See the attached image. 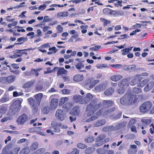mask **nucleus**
<instances>
[{"mask_svg":"<svg viewBox=\"0 0 154 154\" xmlns=\"http://www.w3.org/2000/svg\"><path fill=\"white\" fill-rule=\"evenodd\" d=\"M22 101V99L14 101L7 114L8 117L3 118L1 120V122H4L10 119L9 116L11 117L17 114L21 107V104Z\"/></svg>","mask_w":154,"mask_h":154,"instance_id":"f03ea898","label":"nucleus"},{"mask_svg":"<svg viewBox=\"0 0 154 154\" xmlns=\"http://www.w3.org/2000/svg\"><path fill=\"white\" fill-rule=\"evenodd\" d=\"M7 110V106L3 104L0 106V115L5 113Z\"/></svg>","mask_w":154,"mask_h":154,"instance_id":"a878e982","label":"nucleus"},{"mask_svg":"<svg viewBox=\"0 0 154 154\" xmlns=\"http://www.w3.org/2000/svg\"><path fill=\"white\" fill-rule=\"evenodd\" d=\"M77 146L78 148L81 149H85L87 147L86 145L81 143H77Z\"/></svg>","mask_w":154,"mask_h":154,"instance_id":"ea45409f","label":"nucleus"},{"mask_svg":"<svg viewBox=\"0 0 154 154\" xmlns=\"http://www.w3.org/2000/svg\"><path fill=\"white\" fill-rule=\"evenodd\" d=\"M138 82L136 77L133 79L131 82L130 84L132 86L134 85L138 84Z\"/></svg>","mask_w":154,"mask_h":154,"instance_id":"09e8293b","label":"nucleus"},{"mask_svg":"<svg viewBox=\"0 0 154 154\" xmlns=\"http://www.w3.org/2000/svg\"><path fill=\"white\" fill-rule=\"evenodd\" d=\"M113 92L114 90L112 88H109L104 91V94L107 96H110L112 95Z\"/></svg>","mask_w":154,"mask_h":154,"instance_id":"c9c22d12","label":"nucleus"},{"mask_svg":"<svg viewBox=\"0 0 154 154\" xmlns=\"http://www.w3.org/2000/svg\"><path fill=\"white\" fill-rule=\"evenodd\" d=\"M28 40L27 37H21L17 38V41L20 42H23L26 41Z\"/></svg>","mask_w":154,"mask_h":154,"instance_id":"de8ad7c7","label":"nucleus"},{"mask_svg":"<svg viewBox=\"0 0 154 154\" xmlns=\"http://www.w3.org/2000/svg\"><path fill=\"white\" fill-rule=\"evenodd\" d=\"M30 48L27 49H25L23 50H17L16 52L14 53L13 55L10 56L9 57L11 58H16L18 57H20L23 55H26L27 53L25 51H27L28 50H30Z\"/></svg>","mask_w":154,"mask_h":154,"instance_id":"423d86ee","label":"nucleus"},{"mask_svg":"<svg viewBox=\"0 0 154 154\" xmlns=\"http://www.w3.org/2000/svg\"><path fill=\"white\" fill-rule=\"evenodd\" d=\"M33 82H27L23 85V87L24 88H29L33 85Z\"/></svg>","mask_w":154,"mask_h":154,"instance_id":"f704fd0d","label":"nucleus"},{"mask_svg":"<svg viewBox=\"0 0 154 154\" xmlns=\"http://www.w3.org/2000/svg\"><path fill=\"white\" fill-rule=\"evenodd\" d=\"M15 28L17 29V31L18 32H25V29H21L22 28L19 26H16L14 27Z\"/></svg>","mask_w":154,"mask_h":154,"instance_id":"4d7b16f0","label":"nucleus"},{"mask_svg":"<svg viewBox=\"0 0 154 154\" xmlns=\"http://www.w3.org/2000/svg\"><path fill=\"white\" fill-rule=\"evenodd\" d=\"M61 126V123H60L52 126L53 131L55 133H58L60 131V127Z\"/></svg>","mask_w":154,"mask_h":154,"instance_id":"5701e85b","label":"nucleus"},{"mask_svg":"<svg viewBox=\"0 0 154 154\" xmlns=\"http://www.w3.org/2000/svg\"><path fill=\"white\" fill-rule=\"evenodd\" d=\"M95 150V149L94 147H88L85 149V152L86 154H90L94 152Z\"/></svg>","mask_w":154,"mask_h":154,"instance_id":"e433bc0d","label":"nucleus"},{"mask_svg":"<svg viewBox=\"0 0 154 154\" xmlns=\"http://www.w3.org/2000/svg\"><path fill=\"white\" fill-rule=\"evenodd\" d=\"M141 121L144 125H148L150 124L152 122L151 119H142Z\"/></svg>","mask_w":154,"mask_h":154,"instance_id":"4c0bfd02","label":"nucleus"},{"mask_svg":"<svg viewBox=\"0 0 154 154\" xmlns=\"http://www.w3.org/2000/svg\"><path fill=\"white\" fill-rule=\"evenodd\" d=\"M58 103V100L56 98L52 99L50 103V106L51 109L54 110L57 106Z\"/></svg>","mask_w":154,"mask_h":154,"instance_id":"f3484780","label":"nucleus"},{"mask_svg":"<svg viewBox=\"0 0 154 154\" xmlns=\"http://www.w3.org/2000/svg\"><path fill=\"white\" fill-rule=\"evenodd\" d=\"M9 100V99L7 97H3L0 100V102L4 103L8 101Z\"/></svg>","mask_w":154,"mask_h":154,"instance_id":"774afa93","label":"nucleus"},{"mask_svg":"<svg viewBox=\"0 0 154 154\" xmlns=\"http://www.w3.org/2000/svg\"><path fill=\"white\" fill-rule=\"evenodd\" d=\"M154 86V82H150L148 83L146 86L144 88V91H148L151 90Z\"/></svg>","mask_w":154,"mask_h":154,"instance_id":"6ab92c4d","label":"nucleus"},{"mask_svg":"<svg viewBox=\"0 0 154 154\" xmlns=\"http://www.w3.org/2000/svg\"><path fill=\"white\" fill-rule=\"evenodd\" d=\"M125 91V90L123 88H122L119 89L117 90V92L121 94H124Z\"/></svg>","mask_w":154,"mask_h":154,"instance_id":"680f3d73","label":"nucleus"},{"mask_svg":"<svg viewBox=\"0 0 154 154\" xmlns=\"http://www.w3.org/2000/svg\"><path fill=\"white\" fill-rule=\"evenodd\" d=\"M23 93L22 92H17V91H14L13 93V96L14 97H17L18 96L23 95Z\"/></svg>","mask_w":154,"mask_h":154,"instance_id":"052dcab7","label":"nucleus"},{"mask_svg":"<svg viewBox=\"0 0 154 154\" xmlns=\"http://www.w3.org/2000/svg\"><path fill=\"white\" fill-rule=\"evenodd\" d=\"M50 107L48 106H45L44 107L42 110V112L44 114H47L50 112Z\"/></svg>","mask_w":154,"mask_h":154,"instance_id":"a19ab883","label":"nucleus"},{"mask_svg":"<svg viewBox=\"0 0 154 154\" xmlns=\"http://www.w3.org/2000/svg\"><path fill=\"white\" fill-rule=\"evenodd\" d=\"M104 85L102 84H99L95 88L96 90L98 91H103L104 90Z\"/></svg>","mask_w":154,"mask_h":154,"instance_id":"58836bf2","label":"nucleus"},{"mask_svg":"<svg viewBox=\"0 0 154 154\" xmlns=\"http://www.w3.org/2000/svg\"><path fill=\"white\" fill-rule=\"evenodd\" d=\"M45 151V148H40L37 150L35 152L37 154H42Z\"/></svg>","mask_w":154,"mask_h":154,"instance_id":"5fc2aeb1","label":"nucleus"},{"mask_svg":"<svg viewBox=\"0 0 154 154\" xmlns=\"http://www.w3.org/2000/svg\"><path fill=\"white\" fill-rule=\"evenodd\" d=\"M73 104L72 103L68 102L64 104L63 106V108L66 111L69 110L72 107Z\"/></svg>","mask_w":154,"mask_h":154,"instance_id":"412c9836","label":"nucleus"},{"mask_svg":"<svg viewBox=\"0 0 154 154\" xmlns=\"http://www.w3.org/2000/svg\"><path fill=\"white\" fill-rule=\"evenodd\" d=\"M128 104H132L137 101L138 99L137 95L133 94L129 92H128Z\"/></svg>","mask_w":154,"mask_h":154,"instance_id":"f8f14e48","label":"nucleus"},{"mask_svg":"<svg viewBox=\"0 0 154 154\" xmlns=\"http://www.w3.org/2000/svg\"><path fill=\"white\" fill-rule=\"evenodd\" d=\"M0 83L1 84H5L7 83L6 78L1 77L0 78Z\"/></svg>","mask_w":154,"mask_h":154,"instance_id":"3c124183","label":"nucleus"},{"mask_svg":"<svg viewBox=\"0 0 154 154\" xmlns=\"http://www.w3.org/2000/svg\"><path fill=\"white\" fill-rule=\"evenodd\" d=\"M99 82V80L98 79L92 81V79H89L88 80L86 85L89 86L90 88H92L94 87Z\"/></svg>","mask_w":154,"mask_h":154,"instance_id":"4468645a","label":"nucleus"},{"mask_svg":"<svg viewBox=\"0 0 154 154\" xmlns=\"http://www.w3.org/2000/svg\"><path fill=\"white\" fill-rule=\"evenodd\" d=\"M149 79H146L143 80L140 83L138 84L137 86L139 87H143L145 86L146 84L149 82Z\"/></svg>","mask_w":154,"mask_h":154,"instance_id":"c756f323","label":"nucleus"},{"mask_svg":"<svg viewBox=\"0 0 154 154\" xmlns=\"http://www.w3.org/2000/svg\"><path fill=\"white\" fill-rule=\"evenodd\" d=\"M150 129H149L150 133L152 134L154 133V125L152 124L150 125Z\"/></svg>","mask_w":154,"mask_h":154,"instance_id":"338daca9","label":"nucleus"},{"mask_svg":"<svg viewBox=\"0 0 154 154\" xmlns=\"http://www.w3.org/2000/svg\"><path fill=\"white\" fill-rule=\"evenodd\" d=\"M50 21V19L49 17L48 16H46L44 17V19L43 21H42V23H43V22H49Z\"/></svg>","mask_w":154,"mask_h":154,"instance_id":"69168bd1","label":"nucleus"},{"mask_svg":"<svg viewBox=\"0 0 154 154\" xmlns=\"http://www.w3.org/2000/svg\"><path fill=\"white\" fill-rule=\"evenodd\" d=\"M85 141L87 143H91L94 140L92 137H89L85 139Z\"/></svg>","mask_w":154,"mask_h":154,"instance_id":"a18cd8bd","label":"nucleus"},{"mask_svg":"<svg viewBox=\"0 0 154 154\" xmlns=\"http://www.w3.org/2000/svg\"><path fill=\"white\" fill-rule=\"evenodd\" d=\"M116 109L115 107H113L107 109H102L97 111L94 115L91 117L86 120L87 122H90L94 120L98 117L99 116L102 115V116H105L110 114L115 110Z\"/></svg>","mask_w":154,"mask_h":154,"instance_id":"7ed1b4c3","label":"nucleus"},{"mask_svg":"<svg viewBox=\"0 0 154 154\" xmlns=\"http://www.w3.org/2000/svg\"><path fill=\"white\" fill-rule=\"evenodd\" d=\"M88 27L87 25H82L80 26V28L82 29L81 32L82 33H85L87 32V29H86Z\"/></svg>","mask_w":154,"mask_h":154,"instance_id":"c03bdc74","label":"nucleus"},{"mask_svg":"<svg viewBox=\"0 0 154 154\" xmlns=\"http://www.w3.org/2000/svg\"><path fill=\"white\" fill-rule=\"evenodd\" d=\"M136 65L134 64L126 65L125 66V69L129 72L133 71L135 69Z\"/></svg>","mask_w":154,"mask_h":154,"instance_id":"393cba45","label":"nucleus"},{"mask_svg":"<svg viewBox=\"0 0 154 154\" xmlns=\"http://www.w3.org/2000/svg\"><path fill=\"white\" fill-rule=\"evenodd\" d=\"M93 98V96L90 93H88L86 96L82 99L79 102L81 104H86L89 103L91 100Z\"/></svg>","mask_w":154,"mask_h":154,"instance_id":"9b49d317","label":"nucleus"},{"mask_svg":"<svg viewBox=\"0 0 154 154\" xmlns=\"http://www.w3.org/2000/svg\"><path fill=\"white\" fill-rule=\"evenodd\" d=\"M56 29L58 33H61L63 32V28L61 25H58L57 26Z\"/></svg>","mask_w":154,"mask_h":154,"instance_id":"13d9d810","label":"nucleus"},{"mask_svg":"<svg viewBox=\"0 0 154 154\" xmlns=\"http://www.w3.org/2000/svg\"><path fill=\"white\" fill-rule=\"evenodd\" d=\"M128 92H126L124 95L120 99V103L122 105H125L127 103L128 104Z\"/></svg>","mask_w":154,"mask_h":154,"instance_id":"2eb2a0df","label":"nucleus"},{"mask_svg":"<svg viewBox=\"0 0 154 154\" xmlns=\"http://www.w3.org/2000/svg\"><path fill=\"white\" fill-rule=\"evenodd\" d=\"M105 143L104 140V135L100 134L96 138V143L94 144V146L97 147L100 146Z\"/></svg>","mask_w":154,"mask_h":154,"instance_id":"9d476101","label":"nucleus"},{"mask_svg":"<svg viewBox=\"0 0 154 154\" xmlns=\"http://www.w3.org/2000/svg\"><path fill=\"white\" fill-rule=\"evenodd\" d=\"M101 47V46L100 45H95L94 47L90 48L89 49L91 51H98Z\"/></svg>","mask_w":154,"mask_h":154,"instance_id":"49530a36","label":"nucleus"},{"mask_svg":"<svg viewBox=\"0 0 154 154\" xmlns=\"http://www.w3.org/2000/svg\"><path fill=\"white\" fill-rule=\"evenodd\" d=\"M42 69L38 68L36 69H32L31 70V72L32 74L34 75L35 77H37L39 75L38 71L41 70Z\"/></svg>","mask_w":154,"mask_h":154,"instance_id":"72a5a7b5","label":"nucleus"},{"mask_svg":"<svg viewBox=\"0 0 154 154\" xmlns=\"http://www.w3.org/2000/svg\"><path fill=\"white\" fill-rule=\"evenodd\" d=\"M69 100V98L66 97H63L61 98L59 102V106H63L64 104L68 101Z\"/></svg>","mask_w":154,"mask_h":154,"instance_id":"7c9ffc66","label":"nucleus"},{"mask_svg":"<svg viewBox=\"0 0 154 154\" xmlns=\"http://www.w3.org/2000/svg\"><path fill=\"white\" fill-rule=\"evenodd\" d=\"M30 149L29 147L27 146L20 150V154H27L29 153Z\"/></svg>","mask_w":154,"mask_h":154,"instance_id":"bb28decb","label":"nucleus"},{"mask_svg":"<svg viewBox=\"0 0 154 154\" xmlns=\"http://www.w3.org/2000/svg\"><path fill=\"white\" fill-rule=\"evenodd\" d=\"M66 114L65 112L62 109H58L55 114L57 119L60 121H63L65 118Z\"/></svg>","mask_w":154,"mask_h":154,"instance_id":"1a4fd4ad","label":"nucleus"},{"mask_svg":"<svg viewBox=\"0 0 154 154\" xmlns=\"http://www.w3.org/2000/svg\"><path fill=\"white\" fill-rule=\"evenodd\" d=\"M84 79L83 75L80 74H76L73 77V80L74 81L80 82Z\"/></svg>","mask_w":154,"mask_h":154,"instance_id":"a211bd4d","label":"nucleus"},{"mask_svg":"<svg viewBox=\"0 0 154 154\" xmlns=\"http://www.w3.org/2000/svg\"><path fill=\"white\" fill-rule=\"evenodd\" d=\"M31 119V117L25 113H23L20 116L17 120V122L19 124L22 125L25 122L29 121Z\"/></svg>","mask_w":154,"mask_h":154,"instance_id":"6e6552de","label":"nucleus"},{"mask_svg":"<svg viewBox=\"0 0 154 154\" xmlns=\"http://www.w3.org/2000/svg\"><path fill=\"white\" fill-rule=\"evenodd\" d=\"M82 97L80 95H75L73 97L74 102L78 103L82 99Z\"/></svg>","mask_w":154,"mask_h":154,"instance_id":"cd10ccee","label":"nucleus"},{"mask_svg":"<svg viewBox=\"0 0 154 154\" xmlns=\"http://www.w3.org/2000/svg\"><path fill=\"white\" fill-rule=\"evenodd\" d=\"M114 12V11L108 8H106L103 10L104 14L106 15H111Z\"/></svg>","mask_w":154,"mask_h":154,"instance_id":"473e14b6","label":"nucleus"},{"mask_svg":"<svg viewBox=\"0 0 154 154\" xmlns=\"http://www.w3.org/2000/svg\"><path fill=\"white\" fill-rule=\"evenodd\" d=\"M68 15V13L67 12H58L57 15L58 17L60 19H63L64 17H66Z\"/></svg>","mask_w":154,"mask_h":154,"instance_id":"4be33fe9","label":"nucleus"},{"mask_svg":"<svg viewBox=\"0 0 154 154\" xmlns=\"http://www.w3.org/2000/svg\"><path fill=\"white\" fill-rule=\"evenodd\" d=\"M7 83H8L13 82L15 79V76L14 75H9L6 77Z\"/></svg>","mask_w":154,"mask_h":154,"instance_id":"2f4dec72","label":"nucleus"},{"mask_svg":"<svg viewBox=\"0 0 154 154\" xmlns=\"http://www.w3.org/2000/svg\"><path fill=\"white\" fill-rule=\"evenodd\" d=\"M79 150L77 148H74L70 152L71 154H79Z\"/></svg>","mask_w":154,"mask_h":154,"instance_id":"e2e57ef3","label":"nucleus"},{"mask_svg":"<svg viewBox=\"0 0 154 154\" xmlns=\"http://www.w3.org/2000/svg\"><path fill=\"white\" fill-rule=\"evenodd\" d=\"M129 82L126 79H123L120 81L119 83V86L121 88H123L129 85Z\"/></svg>","mask_w":154,"mask_h":154,"instance_id":"dca6fc26","label":"nucleus"},{"mask_svg":"<svg viewBox=\"0 0 154 154\" xmlns=\"http://www.w3.org/2000/svg\"><path fill=\"white\" fill-rule=\"evenodd\" d=\"M38 145L37 143H34L31 145V148L32 149L35 150L38 148Z\"/></svg>","mask_w":154,"mask_h":154,"instance_id":"bf43d9fd","label":"nucleus"},{"mask_svg":"<svg viewBox=\"0 0 154 154\" xmlns=\"http://www.w3.org/2000/svg\"><path fill=\"white\" fill-rule=\"evenodd\" d=\"M142 91L141 89L140 88L137 87H134L133 88L132 91V92L133 93L138 94L140 93Z\"/></svg>","mask_w":154,"mask_h":154,"instance_id":"79ce46f5","label":"nucleus"},{"mask_svg":"<svg viewBox=\"0 0 154 154\" xmlns=\"http://www.w3.org/2000/svg\"><path fill=\"white\" fill-rule=\"evenodd\" d=\"M122 52V55H125L129 53L128 51V50L126 48H123L121 50Z\"/></svg>","mask_w":154,"mask_h":154,"instance_id":"6e6d98bb","label":"nucleus"},{"mask_svg":"<svg viewBox=\"0 0 154 154\" xmlns=\"http://www.w3.org/2000/svg\"><path fill=\"white\" fill-rule=\"evenodd\" d=\"M122 0L118 1L116 3H114V5L115 6L117 7H122Z\"/></svg>","mask_w":154,"mask_h":154,"instance_id":"603ef678","label":"nucleus"},{"mask_svg":"<svg viewBox=\"0 0 154 154\" xmlns=\"http://www.w3.org/2000/svg\"><path fill=\"white\" fill-rule=\"evenodd\" d=\"M97 152L98 154H105L106 151L105 149L103 148H99L97 149Z\"/></svg>","mask_w":154,"mask_h":154,"instance_id":"8fccbe9b","label":"nucleus"},{"mask_svg":"<svg viewBox=\"0 0 154 154\" xmlns=\"http://www.w3.org/2000/svg\"><path fill=\"white\" fill-rule=\"evenodd\" d=\"M76 68L78 70L81 69L84 66V65L82 62L79 61L75 65Z\"/></svg>","mask_w":154,"mask_h":154,"instance_id":"37998d69","label":"nucleus"},{"mask_svg":"<svg viewBox=\"0 0 154 154\" xmlns=\"http://www.w3.org/2000/svg\"><path fill=\"white\" fill-rule=\"evenodd\" d=\"M42 97L43 94L41 93L35 95V97L36 100L38 101V103H36L35 100L32 97L28 99V100L29 103L32 106L33 110L35 112H36L38 110V105L39 104Z\"/></svg>","mask_w":154,"mask_h":154,"instance_id":"20e7f679","label":"nucleus"},{"mask_svg":"<svg viewBox=\"0 0 154 154\" xmlns=\"http://www.w3.org/2000/svg\"><path fill=\"white\" fill-rule=\"evenodd\" d=\"M71 114L73 116H79L81 113V110L79 106H75L71 110Z\"/></svg>","mask_w":154,"mask_h":154,"instance_id":"ddd939ff","label":"nucleus"},{"mask_svg":"<svg viewBox=\"0 0 154 154\" xmlns=\"http://www.w3.org/2000/svg\"><path fill=\"white\" fill-rule=\"evenodd\" d=\"M152 107V103L149 101H146L143 103L140 106V109L142 112L145 113L149 111Z\"/></svg>","mask_w":154,"mask_h":154,"instance_id":"0eeeda50","label":"nucleus"},{"mask_svg":"<svg viewBox=\"0 0 154 154\" xmlns=\"http://www.w3.org/2000/svg\"><path fill=\"white\" fill-rule=\"evenodd\" d=\"M20 147H16L13 149L11 151V147L10 145H7L2 151V154H18L20 150Z\"/></svg>","mask_w":154,"mask_h":154,"instance_id":"39448f33","label":"nucleus"},{"mask_svg":"<svg viewBox=\"0 0 154 154\" xmlns=\"http://www.w3.org/2000/svg\"><path fill=\"white\" fill-rule=\"evenodd\" d=\"M105 123V120L104 119L97 120L95 124V126L100 127L101 126L104 125Z\"/></svg>","mask_w":154,"mask_h":154,"instance_id":"c85d7f7f","label":"nucleus"},{"mask_svg":"<svg viewBox=\"0 0 154 154\" xmlns=\"http://www.w3.org/2000/svg\"><path fill=\"white\" fill-rule=\"evenodd\" d=\"M114 104L113 101L110 100H103L102 102L97 103L96 101L92 100L88 105L86 109L87 116H90L93 115L101 106L103 108H108L112 106Z\"/></svg>","mask_w":154,"mask_h":154,"instance_id":"f257e3e1","label":"nucleus"},{"mask_svg":"<svg viewBox=\"0 0 154 154\" xmlns=\"http://www.w3.org/2000/svg\"><path fill=\"white\" fill-rule=\"evenodd\" d=\"M122 78V76L119 75H112L110 77L111 80L114 82H117L120 80Z\"/></svg>","mask_w":154,"mask_h":154,"instance_id":"b1692460","label":"nucleus"},{"mask_svg":"<svg viewBox=\"0 0 154 154\" xmlns=\"http://www.w3.org/2000/svg\"><path fill=\"white\" fill-rule=\"evenodd\" d=\"M67 72V71L64 68L60 67L57 70V76H58L63 74H66Z\"/></svg>","mask_w":154,"mask_h":154,"instance_id":"aec40b11","label":"nucleus"},{"mask_svg":"<svg viewBox=\"0 0 154 154\" xmlns=\"http://www.w3.org/2000/svg\"><path fill=\"white\" fill-rule=\"evenodd\" d=\"M137 151V149H132L130 148L128 151V154H135Z\"/></svg>","mask_w":154,"mask_h":154,"instance_id":"864d4df0","label":"nucleus"},{"mask_svg":"<svg viewBox=\"0 0 154 154\" xmlns=\"http://www.w3.org/2000/svg\"><path fill=\"white\" fill-rule=\"evenodd\" d=\"M111 66L115 69H119L122 66V65L119 64H112Z\"/></svg>","mask_w":154,"mask_h":154,"instance_id":"0e129e2a","label":"nucleus"}]
</instances>
